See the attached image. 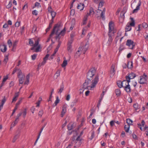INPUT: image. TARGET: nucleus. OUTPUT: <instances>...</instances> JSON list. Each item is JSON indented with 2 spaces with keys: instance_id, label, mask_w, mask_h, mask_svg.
I'll return each mask as SVG.
<instances>
[{
  "instance_id": "32",
  "label": "nucleus",
  "mask_w": 148,
  "mask_h": 148,
  "mask_svg": "<svg viewBox=\"0 0 148 148\" xmlns=\"http://www.w3.org/2000/svg\"><path fill=\"white\" fill-rule=\"evenodd\" d=\"M60 100L58 98V97H56V100L55 101V103L53 105V106L54 107L56 106L57 104L59 102Z\"/></svg>"
},
{
  "instance_id": "37",
  "label": "nucleus",
  "mask_w": 148,
  "mask_h": 148,
  "mask_svg": "<svg viewBox=\"0 0 148 148\" xmlns=\"http://www.w3.org/2000/svg\"><path fill=\"white\" fill-rule=\"evenodd\" d=\"M73 125L71 124H69L68 125V129L69 130H71L73 128Z\"/></svg>"
},
{
  "instance_id": "20",
  "label": "nucleus",
  "mask_w": 148,
  "mask_h": 148,
  "mask_svg": "<svg viewBox=\"0 0 148 148\" xmlns=\"http://www.w3.org/2000/svg\"><path fill=\"white\" fill-rule=\"evenodd\" d=\"M64 86L63 84L61 85L60 89L58 90V93L59 94H61L62 91L64 90Z\"/></svg>"
},
{
  "instance_id": "50",
  "label": "nucleus",
  "mask_w": 148,
  "mask_h": 148,
  "mask_svg": "<svg viewBox=\"0 0 148 148\" xmlns=\"http://www.w3.org/2000/svg\"><path fill=\"white\" fill-rule=\"evenodd\" d=\"M46 62L45 61V60H43V61L41 63L39 64L38 66H42V65H43L45 64Z\"/></svg>"
},
{
  "instance_id": "59",
  "label": "nucleus",
  "mask_w": 148,
  "mask_h": 148,
  "mask_svg": "<svg viewBox=\"0 0 148 148\" xmlns=\"http://www.w3.org/2000/svg\"><path fill=\"white\" fill-rule=\"evenodd\" d=\"M36 56H37V55L36 54H34L33 55H32V60H35L36 57Z\"/></svg>"
},
{
  "instance_id": "12",
  "label": "nucleus",
  "mask_w": 148,
  "mask_h": 148,
  "mask_svg": "<svg viewBox=\"0 0 148 148\" xmlns=\"http://www.w3.org/2000/svg\"><path fill=\"white\" fill-rule=\"evenodd\" d=\"M82 47H80L79 49L76 52V53L75 54V56H76L77 57H79L80 54L83 53V52L82 51Z\"/></svg>"
},
{
  "instance_id": "3",
  "label": "nucleus",
  "mask_w": 148,
  "mask_h": 148,
  "mask_svg": "<svg viewBox=\"0 0 148 148\" xmlns=\"http://www.w3.org/2000/svg\"><path fill=\"white\" fill-rule=\"evenodd\" d=\"M96 72V69L95 68L90 69L87 74V79L90 80L92 79L93 76L95 75Z\"/></svg>"
},
{
  "instance_id": "14",
  "label": "nucleus",
  "mask_w": 148,
  "mask_h": 148,
  "mask_svg": "<svg viewBox=\"0 0 148 148\" xmlns=\"http://www.w3.org/2000/svg\"><path fill=\"white\" fill-rule=\"evenodd\" d=\"M66 107L65 105H63L62 107V111L61 116L62 117L66 113Z\"/></svg>"
},
{
  "instance_id": "56",
  "label": "nucleus",
  "mask_w": 148,
  "mask_h": 148,
  "mask_svg": "<svg viewBox=\"0 0 148 148\" xmlns=\"http://www.w3.org/2000/svg\"><path fill=\"white\" fill-rule=\"evenodd\" d=\"M61 44V42L60 41V40L58 39V46L56 47V49H57L58 50V49L60 47V45Z\"/></svg>"
},
{
  "instance_id": "49",
  "label": "nucleus",
  "mask_w": 148,
  "mask_h": 148,
  "mask_svg": "<svg viewBox=\"0 0 148 148\" xmlns=\"http://www.w3.org/2000/svg\"><path fill=\"white\" fill-rule=\"evenodd\" d=\"M105 11H106L105 9V8H104V9H103V11H102L101 10L98 9V10H97V13H101V12H103H103H104V13L105 14Z\"/></svg>"
},
{
  "instance_id": "45",
  "label": "nucleus",
  "mask_w": 148,
  "mask_h": 148,
  "mask_svg": "<svg viewBox=\"0 0 148 148\" xmlns=\"http://www.w3.org/2000/svg\"><path fill=\"white\" fill-rule=\"evenodd\" d=\"M18 70H19V71L18 72V77H20L21 76H22L23 75H25L24 74H23L22 73V72H21V70H20L19 69H18Z\"/></svg>"
},
{
  "instance_id": "41",
  "label": "nucleus",
  "mask_w": 148,
  "mask_h": 148,
  "mask_svg": "<svg viewBox=\"0 0 148 148\" xmlns=\"http://www.w3.org/2000/svg\"><path fill=\"white\" fill-rule=\"evenodd\" d=\"M19 137V136L18 135H16L14 137L13 140H12V142L13 143H14L16 140L18 139Z\"/></svg>"
},
{
  "instance_id": "27",
  "label": "nucleus",
  "mask_w": 148,
  "mask_h": 148,
  "mask_svg": "<svg viewBox=\"0 0 148 148\" xmlns=\"http://www.w3.org/2000/svg\"><path fill=\"white\" fill-rule=\"evenodd\" d=\"M101 14L100 15V17L99 16H97V18H101L103 20H105V13H103V12H101Z\"/></svg>"
},
{
  "instance_id": "48",
  "label": "nucleus",
  "mask_w": 148,
  "mask_h": 148,
  "mask_svg": "<svg viewBox=\"0 0 148 148\" xmlns=\"http://www.w3.org/2000/svg\"><path fill=\"white\" fill-rule=\"evenodd\" d=\"M27 110L26 108H25L24 110V111L23 112H22V114H23V117L24 118H25V116L27 114Z\"/></svg>"
},
{
  "instance_id": "19",
  "label": "nucleus",
  "mask_w": 148,
  "mask_h": 148,
  "mask_svg": "<svg viewBox=\"0 0 148 148\" xmlns=\"http://www.w3.org/2000/svg\"><path fill=\"white\" fill-rule=\"evenodd\" d=\"M115 66L114 65L112 64L111 66V70L110 71V74L113 75L115 73V71L114 70Z\"/></svg>"
},
{
  "instance_id": "43",
  "label": "nucleus",
  "mask_w": 148,
  "mask_h": 148,
  "mask_svg": "<svg viewBox=\"0 0 148 148\" xmlns=\"http://www.w3.org/2000/svg\"><path fill=\"white\" fill-rule=\"evenodd\" d=\"M142 26L143 28L145 29L147 28L148 27L147 24L145 22H144L142 23Z\"/></svg>"
},
{
  "instance_id": "35",
  "label": "nucleus",
  "mask_w": 148,
  "mask_h": 148,
  "mask_svg": "<svg viewBox=\"0 0 148 148\" xmlns=\"http://www.w3.org/2000/svg\"><path fill=\"white\" fill-rule=\"evenodd\" d=\"M130 126L128 125H125L124 126V129L126 132H128L130 129Z\"/></svg>"
},
{
  "instance_id": "29",
  "label": "nucleus",
  "mask_w": 148,
  "mask_h": 148,
  "mask_svg": "<svg viewBox=\"0 0 148 148\" xmlns=\"http://www.w3.org/2000/svg\"><path fill=\"white\" fill-rule=\"evenodd\" d=\"M77 102L78 100L77 99H75L74 100L71 105V107L73 108L74 106L75 105Z\"/></svg>"
},
{
  "instance_id": "60",
  "label": "nucleus",
  "mask_w": 148,
  "mask_h": 148,
  "mask_svg": "<svg viewBox=\"0 0 148 148\" xmlns=\"http://www.w3.org/2000/svg\"><path fill=\"white\" fill-rule=\"evenodd\" d=\"M52 10V8H51V6H49V7H48V12H49L50 13L53 11Z\"/></svg>"
},
{
  "instance_id": "38",
  "label": "nucleus",
  "mask_w": 148,
  "mask_h": 148,
  "mask_svg": "<svg viewBox=\"0 0 148 148\" xmlns=\"http://www.w3.org/2000/svg\"><path fill=\"white\" fill-rule=\"evenodd\" d=\"M67 61L66 60H64L62 64V67H65L67 64Z\"/></svg>"
},
{
  "instance_id": "22",
  "label": "nucleus",
  "mask_w": 148,
  "mask_h": 148,
  "mask_svg": "<svg viewBox=\"0 0 148 148\" xmlns=\"http://www.w3.org/2000/svg\"><path fill=\"white\" fill-rule=\"evenodd\" d=\"M29 74H28L26 77V79L25 82L24 83V85H28L29 83Z\"/></svg>"
},
{
  "instance_id": "47",
  "label": "nucleus",
  "mask_w": 148,
  "mask_h": 148,
  "mask_svg": "<svg viewBox=\"0 0 148 148\" xmlns=\"http://www.w3.org/2000/svg\"><path fill=\"white\" fill-rule=\"evenodd\" d=\"M8 60V56H6L5 57V58L3 61V62L6 64Z\"/></svg>"
},
{
  "instance_id": "36",
  "label": "nucleus",
  "mask_w": 148,
  "mask_h": 148,
  "mask_svg": "<svg viewBox=\"0 0 148 148\" xmlns=\"http://www.w3.org/2000/svg\"><path fill=\"white\" fill-rule=\"evenodd\" d=\"M72 46L71 45L68 44L67 50L69 52H71L72 51Z\"/></svg>"
},
{
  "instance_id": "17",
  "label": "nucleus",
  "mask_w": 148,
  "mask_h": 148,
  "mask_svg": "<svg viewBox=\"0 0 148 148\" xmlns=\"http://www.w3.org/2000/svg\"><path fill=\"white\" fill-rule=\"evenodd\" d=\"M129 80L127 79H126V80H124L122 82V84H123V87H124L126 85H127V84H129V83L130 82V81H128Z\"/></svg>"
},
{
  "instance_id": "26",
  "label": "nucleus",
  "mask_w": 148,
  "mask_h": 148,
  "mask_svg": "<svg viewBox=\"0 0 148 148\" xmlns=\"http://www.w3.org/2000/svg\"><path fill=\"white\" fill-rule=\"evenodd\" d=\"M19 119H18L17 118H16L15 121L13 122L11 125V127L10 129L12 128V127H14L16 124L17 123Z\"/></svg>"
},
{
  "instance_id": "31",
  "label": "nucleus",
  "mask_w": 148,
  "mask_h": 148,
  "mask_svg": "<svg viewBox=\"0 0 148 148\" xmlns=\"http://www.w3.org/2000/svg\"><path fill=\"white\" fill-rule=\"evenodd\" d=\"M117 84L118 86L120 88H121L123 87L122 82H121L120 81H118L117 82Z\"/></svg>"
},
{
  "instance_id": "4",
  "label": "nucleus",
  "mask_w": 148,
  "mask_h": 148,
  "mask_svg": "<svg viewBox=\"0 0 148 148\" xmlns=\"http://www.w3.org/2000/svg\"><path fill=\"white\" fill-rule=\"evenodd\" d=\"M131 22L130 23H128L127 24L125 28V31L127 32L130 31L132 29V26L134 27L135 25V21L133 18H130Z\"/></svg>"
},
{
  "instance_id": "44",
  "label": "nucleus",
  "mask_w": 148,
  "mask_h": 148,
  "mask_svg": "<svg viewBox=\"0 0 148 148\" xmlns=\"http://www.w3.org/2000/svg\"><path fill=\"white\" fill-rule=\"evenodd\" d=\"M60 70H58L56 71L55 73V75H56V78H57L58 77L60 76Z\"/></svg>"
},
{
  "instance_id": "25",
  "label": "nucleus",
  "mask_w": 148,
  "mask_h": 148,
  "mask_svg": "<svg viewBox=\"0 0 148 148\" xmlns=\"http://www.w3.org/2000/svg\"><path fill=\"white\" fill-rule=\"evenodd\" d=\"M108 35L109 36V38L107 43L108 45H110L112 42L113 39L110 33H108Z\"/></svg>"
},
{
  "instance_id": "28",
  "label": "nucleus",
  "mask_w": 148,
  "mask_h": 148,
  "mask_svg": "<svg viewBox=\"0 0 148 148\" xmlns=\"http://www.w3.org/2000/svg\"><path fill=\"white\" fill-rule=\"evenodd\" d=\"M44 126H43V127H42V128H41V130L40 131L39 133V134H38V138L36 139V141H35V143H34V145H35V144H36V143H37L38 140V139L39 138V137H40V134H41V133L42 130H43L44 128Z\"/></svg>"
},
{
  "instance_id": "61",
  "label": "nucleus",
  "mask_w": 148,
  "mask_h": 148,
  "mask_svg": "<svg viewBox=\"0 0 148 148\" xmlns=\"http://www.w3.org/2000/svg\"><path fill=\"white\" fill-rule=\"evenodd\" d=\"M43 114V111L42 110H41L38 113V115L39 116H40V117H41Z\"/></svg>"
},
{
  "instance_id": "13",
  "label": "nucleus",
  "mask_w": 148,
  "mask_h": 148,
  "mask_svg": "<svg viewBox=\"0 0 148 148\" xmlns=\"http://www.w3.org/2000/svg\"><path fill=\"white\" fill-rule=\"evenodd\" d=\"M127 93L130 92L131 91V89L129 84H127L126 86L123 87Z\"/></svg>"
},
{
  "instance_id": "34",
  "label": "nucleus",
  "mask_w": 148,
  "mask_h": 148,
  "mask_svg": "<svg viewBox=\"0 0 148 148\" xmlns=\"http://www.w3.org/2000/svg\"><path fill=\"white\" fill-rule=\"evenodd\" d=\"M126 123L128 124V125L130 126V125H132L133 121L130 119H126Z\"/></svg>"
},
{
  "instance_id": "58",
  "label": "nucleus",
  "mask_w": 148,
  "mask_h": 148,
  "mask_svg": "<svg viewBox=\"0 0 148 148\" xmlns=\"http://www.w3.org/2000/svg\"><path fill=\"white\" fill-rule=\"evenodd\" d=\"M104 4V2L103 1H101L99 3V7H101L103 5V4Z\"/></svg>"
},
{
  "instance_id": "9",
  "label": "nucleus",
  "mask_w": 148,
  "mask_h": 148,
  "mask_svg": "<svg viewBox=\"0 0 148 148\" xmlns=\"http://www.w3.org/2000/svg\"><path fill=\"white\" fill-rule=\"evenodd\" d=\"M136 77V75L135 74L133 73L128 74L125 76L126 79H127L129 80L128 81H130L131 79H133Z\"/></svg>"
},
{
  "instance_id": "64",
  "label": "nucleus",
  "mask_w": 148,
  "mask_h": 148,
  "mask_svg": "<svg viewBox=\"0 0 148 148\" xmlns=\"http://www.w3.org/2000/svg\"><path fill=\"white\" fill-rule=\"evenodd\" d=\"M35 7H38L39 6L41 7L40 3L38 2H36L35 3Z\"/></svg>"
},
{
  "instance_id": "5",
  "label": "nucleus",
  "mask_w": 148,
  "mask_h": 148,
  "mask_svg": "<svg viewBox=\"0 0 148 148\" xmlns=\"http://www.w3.org/2000/svg\"><path fill=\"white\" fill-rule=\"evenodd\" d=\"M126 45L129 47V48L130 49H133L135 46L134 42L131 39H128L127 40Z\"/></svg>"
},
{
  "instance_id": "63",
  "label": "nucleus",
  "mask_w": 148,
  "mask_h": 148,
  "mask_svg": "<svg viewBox=\"0 0 148 148\" xmlns=\"http://www.w3.org/2000/svg\"><path fill=\"white\" fill-rule=\"evenodd\" d=\"M8 43L9 47H10L12 46V44L11 40H8Z\"/></svg>"
},
{
  "instance_id": "62",
  "label": "nucleus",
  "mask_w": 148,
  "mask_h": 148,
  "mask_svg": "<svg viewBox=\"0 0 148 148\" xmlns=\"http://www.w3.org/2000/svg\"><path fill=\"white\" fill-rule=\"evenodd\" d=\"M40 46L38 45L37 47L36 48L35 51L36 52H38L39 51V49H40Z\"/></svg>"
},
{
  "instance_id": "10",
  "label": "nucleus",
  "mask_w": 148,
  "mask_h": 148,
  "mask_svg": "<svg viewBox=\"0 0 148 148\" xmlns=\"http://www.w3.org/2000/svg\"><path fill=\"white\" fill-rule=\"evenodd\" d=\"M66 29L65 27H64L63 29L62 30L60 33L59 34H58V35L55 37L56 39H58L60 40L61 36H64L65 33Z\"/></svg>"
},
{
  "instance_id": "30",
  "label": "nucleus",
  "mask_w": 148,
  "mask_h": 148,
  "mask_svg": "<svg viewBox=\"0 0 148 148\" xmlns=\"http://www.w3.org/2000/svg\"><path fill=\"white\" fill-rule=\"evenodd\" d=\"M95 13L94 11L92 8H90L89 10V13H88L87 15L89 16L91 14H93Z\"/></svg>"
},
{
  "instance_id": "33",
  "label": "nucleus",
  "mask_w": 148,
  "mask_h": 148,
  "mask_svg": "<svg viewBox=\"0 0 148 148\" xmlns=\"http://www.w3.org/2000/svg\"><path fill=\"white\" fill-rule=\"evenodd\" d=\"M115 92L116 94V95L117 96H120L121 94V91L119 89H117L115 90Z\"/></svg>"
},
{
  "instance_id": "57",
  "label": "nucleus",
  "mask_w": 148,
  "mask_h": 148,
  "mask_svg": "<svg viewBox=\"0 0 148 148\" xmlns=\"http://www.w3.org/2000/svg\"><path fill=\"white\" fill-rule=\"evenodd\" d=\"M22 102V99L20 100L16 104V106H18Z\"/></svg>"
},
{
  "instance_id": "16",
  "label": "nucleus",
  "mask_w": 148,
  "mask_h": 148,
  "mask_svg": "<svg viewBox=\"0 0 148 148\" xmlns=\"http://www.w3.org/2000/svg\"><path fill=\"white\" fill-rule=\"evenodd\" d=\"M18 77L19 78L18 80L19 82V84H23L25 78V75L21 76Z\"/></svg>"
},
{
  "instance_id": "23",
  "label": "nucleus",
  "mask_w": 148,
  "mask_h": 148,
  "mask_svg": "<svg viewBox=\"0 0 148 148\" xmlns=\"http://www.w3.org/2000/svg\"><path fill=\"white\" fill-rule=\"evenodd\" d=\"M1 51L3 52H5L7 50V47L5 45H2L1 47Z\"/></svg>"
},
{
  "instance_id": "18",
  "label": "nucleus",
  "mask_w": 148,
  "mask_h": 148,
  "mask_svg": "<svg viewBox=\"0 0 148 148\" xmlns=\"http://www.w3.org/2000/svg\"><path fill=\"white\" fill-rule=\"evenodd\" d=\"M84 7V4L83 3H80L78 5L77 8L80 10H83Z\"/></svg>"
},
{
  "instance_id": "40",
  "label": "nucleus",
  "mask_w": 148,
  "mask_h": 148,
  "mask_svg": "<svg viewBox=\"0 0 148 148\" xmlns=\"http://www.w3.org/2000/svg\"><path fill=\"white\" fill-rule=\"evenodd\" d=\"M50 13H51V16H52V19H53L56 15V12L53 11L51 12Z\"/></svg>"
},
{
  "instance_id": "24",
  "label": "nucleus",
  "mask_w": 148,
  "mask_h": 148,
  "mask_svg": "<svg viewBox=\"0 0 148 148\" xmlns=\"http://www.w3.org/2000/svg\"><path fill=\"white\" fill-rule=\"evenodd\" d=\"M133 63L132 61H129L128 62L127 67L128 69H132L133 67Z\"/></svg>"
},
{
  "instance_id": "15",
  "label": "nucleus",
  "mask_w": 148,
  "mask_h": 148,
  "mask_svg": "<svg viewBox=\"0 0 148 148\" xmlns=\"http://www.w3.org/2000/svg\"><path fill=\"white\" fill-rule=\"evenodd\" d=\"M141 2L140 1L139 2V3H138V5L136 6V9H134L132 12V13H134L135 12H137L138 10H139L140 9V6L141 5Z\"/></svg>"
},
{
  "instance_id": "21",
  "label": "nucleus",
  "mask_w": 148,
  "mask_h": 148,
  "mask_svg": "<svg viewBox=\"0 0 148 148\" xmlns=\"http://www.w3.org/2000/svg\"><path fill=\"white\" fill-rule=\"evenodd\" d=\"M6 101V99L5 97L4 96V98L2 100L1 104L0 105V111L1 110V109L3 108V105Z\"/></svg>"
},
{
  "instance_id": "39",
  "label": "nucleus",
  "mask_w": 148,
  "mask_h": 148,
  "mask_svg": "<svg viewBox=\"0 0 148 148\" xmlns=\"http://www.w3.org/2000/svg\"><path fill=\"white\" fill-rule=\"evenodd\" d=\"M42 100V98L41 97H40L39 99V100L38 101V102L36 103L37 104L36 107H38L39 106L40 104V101Z\"/></svg>"
},
{
  "instance_id": "11",
  "label": "nucleus",
  "mask_w": 148,
  "mask_h": 148,
  "mask_svg": "<svg viewBox=\"0 0 148 148\" xmlns=\"http://www.w3.org/2000/svg\"><path fill=\"white\" fill-rule=\"evenodd\" d=\"M114 29V24L112 22H110L109 24V33H110Z\"/></svg>"
},
{
  "instance_id": "7",
  "label": "nucleus",
  "mask_w": 148,
  "mask_h": 148,
  "mask_svg": "<svg viewBox=\"0 0 148 148\" xmlns=\"http://www.w3.org/2000/svg\"><path fill=\"white\" fill-rule=\"evenodd\" d=\"M147 79V75L145 74H144L142 76L140 77V79L139 82L141 84H146Z\"/></svg>"
},
{
  "instance_id": "8",
  "label": "nucleus",
  "mask_w": 148,
  "mask_h": 148,
  "mask_svg": "<svg viewBox=\"0 0 148 148\" xmlns=\"http://www.w3.org/2000/svg\"><path fill=\"white\" fill-rule=\"evenodd\" d=\"M89 47V43L88 41L84 43V45L82 47H82V51L83 52V54L85 53L86 51L88 50Z\"/></svg>"
},
{
  "instance_id": "55",
  "label": "nucleus",
  "mask_w": 148,
  "mask_h": 148,
  "mask_svg": "<svg viewBox=\"0 0 148 148\" xmlns=\"http://www.w3.org/2000/svg\"><path fill=\"white\" fill-rule=\"evenodd\" d=\"M95 136V132H93L91 133V135L90 137V140H92L93 138Z\"/></svg>"
},
{
  "instance_id": "53",
  "label": "nucleus",
  "mask_w": 148,
  "mask_h": 148,
  "mask_svg": "<svg viewBox=\"0 0 148 148\" xmlns=\"http://www.w3.org/2000/svg\"><path fill=\"white\" fill-rule=\"evenodd\" d=\"M39 44V41L38 40L35 41L34 44V45L33 46L34 47H36Z\"/></svg>"
},
{
  "instance_id": "51",
  "label": "nucleus",
  "mask_w": 148,
  "mask_h": 148,
  "mask_svg": "<svg viewBox=\"0 0 148 148\" xmlns=\"http://www.w3.org/2000/svg\"><path fill=\"white\" fill-rule=\"evenodd\" d=\"M12 5V2L11 1H10L9 2L6 8H7L9 9L11 7Z\"/></svg>"
},
{
  "instance_id": "54",
  "label": "nucleus",
  "mask_w": 148,
  "mask_h": 148,
  "mask_svg": "<svg viewBox=\"0 0 148 148\" xmlns=\"http://www.w3.org/2000/svg\"><path fill=\"white\" fill-rule=\"evenodd\" d=\"M18 108V106H15V108L13 110V112L11 116H12L14 114V113L15 112L16 110Z\"/></svg>"
},
{
  "instance_id": "52",
  "label": "nucleus",
  "mask_w": 148,
  "mask_h": 148,
  "mask_svg": "<svg viewBox=\"0 0 148 148\" xmlns=\"http://www.w3.org/2000/svg\"><path fill=\"white\" fill-rule=\"evenodd\" d=\"M29 44L30 45L33 46L34 45V42L31 39L29 40Z\"/></svg>"
},
{
  "instance_id": "46",
  "label": "nucleus",
  "mask_w": 148,
  "mask_h": 148,
  "mask_svg": "<svg viewBox=\"0 0 148 148\" xmlns=\"http://www.w3.org/2000/svg\"><path fill=\"white\" fill-rule=\"evenodd\" d=\"M36 26L35 25H34L33 26L32 32L33 33H34L36 31Z\"/></svg>"
},
{
  "instance_id": "42",
  "label": "nucleus",
  "mask_w": 148,
  "mask_h": 148,
  "mask_svg": "<svg viewBox=\"0 0 148 148\" xmlns=\"http://www.w3.org/2000/svg\"><path fill=\"white\" fill-rule=\"evenodd\" d=\"M133 107L136 110H137L139 108L138 104L137 103L134 104L133 105Z\"/></svg>"
},
{
  "instance_id": "6",
  "label": "nucleus",
  "mask_w": 148,
  "mask_h": 148,
  "mask_svg": "<svg viewBox=\"0 0 148 148\" xmlns=\"http://www.w3.org/2000/svg\"><path fill=\"white\" fill-rule=\"evenodd\" d=\"M82 139L80 136H78L75 140V142H74L75 143V145L74 146L75 148L79 147L81 145L82 143L81 142Z\"/></svg>"
},
{
  "instance_id": "1",
  "label": "nucleus",
  "mask_w": 148,
  "mask_h": 148,
  "mask_svg": "<svg viewBox=\"0 0 148 148\" xmlns=\"http://www.w3.org/2000/svg\"><path fill=\"white\" fill-rule=\"evenodd\" d=\"M99 75H97L95 76V78L92 80L91 82L90 80L87 79L85 80L83 84V88L84 89H91L94 88L98 83L99 80Z\"/></svg>"
},
{
  "instance_id": "2",
  "label": "nucleus",
  "mask_w": 148,
  "mask_h": 148,
  "mask_svg": "<svg viewBox=\"0 0 148 148\" xmlns=\"http://www.w3.org/2000/svg\"><path fill=\"white\" fill-rule=\"evenodd\" d=\"M62 25V23L60 22H59L57 24L55 25L51 34L50 35V37H51L55 32L56 34L57 35L58 32L60 30L61 27Z\"/></svg>"
}]
</instances>
